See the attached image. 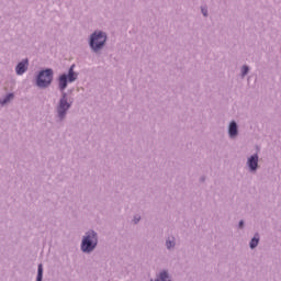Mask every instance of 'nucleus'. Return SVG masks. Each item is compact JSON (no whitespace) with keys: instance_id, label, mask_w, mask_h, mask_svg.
I'll list each match as a JSON object with an SVG mask.
<instances>
[{"instance_id":"obj_9","label":"nucleus","mask_w":281,"mask_h":281,"mask_svg":"<svg viewBox=\"0 0 281 281\" xmlns=\"http://www.w3.org/2000/svg\"><path fill=\"white\" fill-rule=\"evenodd\" d=\"M76 78H78V75H76V72H74V66H71L69 69V72H68V80H69V82H74V80H76Z\"/></svg>"},{"instance_id":"obj_4","label":"nucleus","mask_w":281,"mask_h":281,"mask_svg":"<svg viewBox=\"0 0 281 281\" xmlns=\"http://www.w3.org/2000/svg\"><path fill=\"white\" fill-rule=\"evenodd\" d=\"M69 106L70 105L67 102V94H64L58 106V115L60 119L65 117V113H67Z\"/></svg>"},{"instance_id":"obj_17","label":"nucleus","mask_w":281,"mask_h":281,"mask_svg":"<svg viewBox=\"0 0 281 281\" xmlns=\"http://www.w3.org/2000/svg\"><path fill=\"white\" fill-rule=\"evenodd\" d=\"M243 225H244V222L240 221V222H239V227H243Z\"/></svg>"},{"instance_id":"obj_13","label":"nucleus","mask_w":281,"mask_h":281,"mask_svg":"<svg viewBox=\"0 0 281 281\" xmlns=\"http://www.w3.org/2000/svg\"><path fill=\"white\" fill-rule=\"evenodd\" d=\"M247 74H249V67L243 66V68H241V76H247Z\"/></svg>"},{"instance_id":"obj_3","label":"nucleus","mask_w":281,"mask_h":281,"mask_svg":"<svg viewBox=\"0 0 281 281\" xmlns=\"http://www.w3.org/2000/svg\"><path fill=\"white\" fill-rule=\"evenodd\" d=\"M52 78H53L52 69H46L40 72L37 77V87H42V88L49 87V85L52 83Z\"/></svg>"},{"instance_id":"obj_2","label":"nucleus","mask_w":281,"mask_h":281,"mask_svg":"<svg viewBox=\"0 0 281 281\" xmlns=\"http://www.w3.org/2000/svg\"><path fill=\"white\" fill-rule=\"evenodd\" d=\"M104 43H106V35L102 32L94 33L91 36L90 47H92L94 52H98V49H100L104 45Z\"/></svg>"},{"instance_id":"obj_11","label":"nucleus","mask_w":281,"mask_h":281,"mask_svg":"<svg viewBox=\"0 0 281 281\" xmlns=\"http://www.w3.org/2000/svg\"><path fill=\"white\" fill-rule=\"evenodd\" d=\"M36 281H43V265L42 263L38 265Z\"/></svg>"},{"instance_id":"obj_15","label":"nucleus","mask_w":281,"mask_h":281,"mask_svg":"<svg viewBox=\"0 0 281 281\" xmlns=\"http://www.w3.org/2000/svg\"><path fill=\"white\" fill-rule=\"evenodd\" d=\"M202 14H203L204 16H207V9L202 8Z\"/></svg>"},{"instance_id":"obj_8","label":"nucleus","mask_w":281,"mask_h":281,"mask_svg":"<svg viewBox=\"0 0 281 281\" xmlns=\"http://www.w3.org/2000/svg\"><path fill=\"white\" fill-rule=\"evenodd\" d=\"M59 89L61 91H65V89H67V75H61L59 77Z\"/></svg>"},{"instance_id":"obj_14","label":"nucleus","mask_w":281,"mask_h":281,"mask_svg":"<svg viewBox=\"0 0 281 281\" xmlns=\"http://www.w3.org/2000/svg\"><path fill=\"white\" fill-rule=\"evenodd\" d=\"M166 245H167V249H170L175 247V240H167Z\"/></svg>"},{"instance_id":"obj_1","label":"nucleus","mask_w":281,"mask_h":281,"mask_svg":"<svg viewBox=\"0 0 281 281\" xmlns=\"http://www.w3.org/2000/svg\"><path fill=\"white\" fill-rule=\"evenodd\" d=\"M95 245H98V237L95 236V232L90 231L82 239L81 250L88 252L93 251V249H95Z\"/></svg>"},{"instance_id":"obj_5","label":"nucleus","mask_w":281,"mask_h":281,"mask_svg":"<svg viewBox=\"0 0 281 281\" xmlns=\"http://www.w3.org/2000/svg\"><path fill=\"white\" fill-rule=\"evenodd\" d=\"M15 71H16L18 76H23V74H25V71H27V59L19 63L15 68Z\"/></svg>"},{"instance_id":"obj_7","label":"nucleus","mask_w":281,"mask_h":281,"mask_svg":"<svg viewBox=\"0 0 281 281\" xmlns=\"http://www.w3.org/2000/svg\"><path fill=\"white\" fill-rule=\"evenodd\" d=\"M228 133L231 137H236L238 135V126L236 125V122H232L229 124Z\"/></svg>"},{"instance_id":"obj_10","label":"nucleus","mask_w":281,"mask_h":281,"mask_svg":"<svg viewBox=\"0 0 281 281\" xmlns=\"http://www.w3.org/2000/svg\"><path fill=\"white\" fill-rule=\"evenodd\" d=\"M14 99V94L13 93H9L3 100H0V104H8V102H10V100Z\"/></svg>"},{"instance_id":"obj_12","label":"nucleus","mask_w":281,"mask_h":281,"mask_svg":"<svg viewBox=\"0 0 281 281\" xmlns=\"http://www.w3.org/2000/svg\"><path fill=\"white\" fill-rule=\"evenodd\" d=\"M258 243H259L258 237H254V238L250 240V248H251V249H256V247H258Z\"/></svg>"},{"instance_id":"obj_6","label":"nucleus","mask_w":281,"mask_h":281,"mask_svg":"<svg viewBox=\"0 0 281 281\" xmlns=\"http://www.w3.org/2000/svg\"><path fill=\"white\" fill-rule=\"evenodd\" d=\"M248 166L250 170H256V168H258V155H254L248 159Z\"/></svg>"},{"instance_id":"obj_16","label":"nucleus","mask_w":281,"mask_h":281,"mask_svg":"<svg viewBox=\"0 0 281 281\" xmlns=\"http://www.w3.org/2000/svg\"><path fill=\"white\" fill-rule=\"evenodd\" d=\"M140 217H135L134 223H139Z\"/></svg>"}]
</instances>
